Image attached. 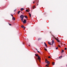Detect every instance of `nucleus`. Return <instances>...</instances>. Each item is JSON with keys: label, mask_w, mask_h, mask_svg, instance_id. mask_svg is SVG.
<instances>
[{"label": "nucleus", "mask_w": 67, "mask_h": 67, "mask_svg": "<svg viewBox=\"0 0 67 67\" xmlns=\"http://www.w3.org/2000/svg\"><path fill=\"white\" fill-rule=\"evenodd\" d=\"M64 49H65V50H66V49H67V48H65Z\"/></svg>", "instance_id": "obj_22"}, {"label": "nucleus", "mask_w": 67, "mask_h": 67, "mask_svg": "<svg viewBox=\"0 0 67 67\" xmlns=\"http://www.w3.org/2000/svg\"><path fill=\"white\" fill-rule=\"evenodd\" d=\"M26 20H25V19L24 20L23 22L24 23H25V22H26Z\"/></svg>", "instance_id": "obj_6"}, {"label": "nucleus", "mask_w": 67, "mask_h": 67, "mask_svg": "<svg viewBox=\"0 0 67 67\" xmlns=\"http://www.w3.org/2000/svg\"><path fill=\"white\" fill-rule=\"evenodd\" d=\"M20 19H21V20L22 21H23V19L24 18V16L23 15H20Z\"/></svg>", "instance_id": "obj_2"}, {"label": "nucleus", "mask_w": 67, "mask_h": 67, "mask_svg": "<svg viewBox=\"0 0 67 67\" xmlns=\"http://www.w3.org/2000/svg\"><path fill=\"white\" fill-rule=\"evenodd\" d=\"M29 16H30V17H31V14H30V13H29Z\"/></svg>", "instance_id": "obj_14"}, {"label": "nucleus", "mask_w": 67, "mask_h": 67, "mask_svg": "<svg viewBox=\"0 0 67 67\" xmlns=\"http://www.w3.org/2000/svg\"><path fill=\"white\" fill-rule=\"evenodd\" d=\"M20 10L21 11H23V8H21V9Z\"/></svg>", "instance_id": "obj_12"}, {"label": "nucleus", "mask_w": 67, "mask_h": 67, "mask_svg": "<svg viewBox=\"0 0 67 67\" xmlns=\"http://www.w3.org/2000/svg\"><path fill=\"white\" fill-rule=\"evenodd\" d=\"M64 52V50H62V53H63V52Z\"/></svg>", "instance_id": "obj_16"}, {"label": "nucleus", "mask_w": 67, "mask_h": 67, "mask_svg": "<svg viewBox=\"0 0 67 67\" xmlns=\"http://www.w3.org/2000/svg\"><path fill=\"white\" fill-rule=\"evenodd\" d=\"M26 12H29V10H28L27 9H26Z\"/></svg>", "instance_id": "obj_17"}, {"label": "nucleus", "mask_w": 67, "mask_h": 67, "mask_svg": "<svg viewBox=\"0 0 67 67\" xmlns=\"http://www.w3.org/2000/svg\"><path fill=\"white\" fill-rule=\"evenodd\" d=\"M54 43V41L53 40H52V45H53V44Z\"/></svg>", "instance_id": "obj_5"}, {"label": "nucleus", "mask_w": 67, "mask_h": 67, "mask_svg": "<svg viewBox=\"0 0 67 67\" xmlns=\"http://www.w3.org/2000/svg\"><path fill=\"white\" fill-rule=\"evenodd\" d=\"M52 38L53 39V40L54 39H55L56 40H57V41H58V42H60V41L58 40V37H57L56 38V37L54 36H53V37H52Z\"/></svg>", "instance_id": "obj_1"}, {"label": "nucleus", "mask_w": 67, "mask_h": 67, "mask_svg": "<svg viewBox=\"0 0 67 67\" xmlns=\"http://www.w3.org/2000/svg\"><path fill=\"white\" fill-rule=\"evenodd\" d=\"M52 64L53 65H55V63H54V62H52Z\"/></svg>", "instance_id": "obj_10"}, {"label": "nucleus", "mask_w": 67, "mask_h": 67, "mask_svg": "<svg viewBox=\"0 0 67 67\" xmlns=\"http://www.w3.org/2000/svg\"><path fill=\"white\" fill-rule=\"evenodd\" d=\"M13 17V15H11Z\"/></svg>", "instance_id": "obj_26"}, {"label": "nucleus", "mask_w": 67, "mask_h": 67, "mask_svg": "<svg viewBox=\"0 0 67 67\" xmlns=\"http://www.w3.org/2000/svg\"><path fill=\"white\" fill-rule=\"evenodd\" d=\"M25 27H24V29H25Z\"/></svg>", "instance_id": "obj_31"}, {"label": "nucleus", "mask_w": 67, "mask_h": 67, "mask_svg": "<svg viewBox=\"0 0 67 67\" xmlns=\"http://www.w3.org/2000/svg\"><path fill=\"white\" fill-rule=\"evenodd\" d=\"M38 53H40V52H39L38 51Z\"/></svg>", "instance_id": "obj_27"}, {"label": "nucleus", "mask_w": 67, "mask_h": 67, "mask_svg": "<svg viewBox=\"0 0 67 67\" xmlns=\"http://www.w3.org/2000/svg\"><path fill=\"white\" fill-rule=\"evenodd\" d=\"M35 55L36 56L38 57V59L39 60H40V57L38 56V55L35 54Z\"/></svg>", "instance_id": "obj_4"}, {"label": "nucleus", "mask_w": 67, "mask_h": 67, "mask_svg": "<svg viewBox=\"0 0 67 67\" xmlns=\"http://www.w3.org/2000/svg\"><path fill=\"white\" fill-rule=\"evenodd\" d=\"M15 11H16V9H15V10H14V12Z\"/></svg>", "instance_id": "obj_28"}, {"label": "nucleus", "mask_w": 67, "mask_h": 67, "mask_svg": "<svg viewBox=\"0 0 67 67\" xmlns=\"http://www.w3.org/2000/svg\"><path fill=\"white\" fill-rule=\"evenodd\" d=\"M48 43L49 45H51V42H48Z\"/></svg>", "instance_id": "obj_9"}, {"label": "nucleus", "mask_w": 67, "mask_h": 67, "mask_svg": "<svg viewBox=\"0 0 67 67\" xmlns=\"http://www.w3.org/2000/svg\"><path fill=\"white\" fill-rule=\"evenodd\" d=\"M40 40V38H39L38 40Z\"/></svg>", "instance_id": "obj_30"}, {"label": "nucleus", "mask_w": 67, "mask_h": 67, "mask_svg": "<svg viewBox=\"0 0 67 67\" xmlns=\"http://www.w3.org/2000/svg\"><path fill=\"white\" fill-rule=\"evenodd\" d=\"M12 20H15V18L13 17L12 18Z\"/></svg>", "instance_id": "obj_7"}, {"label": "nucleus", "mask_w": 67, "mask_h": 67, "mask_svg": "<svg viewBox=\"0 0 67 67\" xmlns=\"http://www.w3.org/2000/svg\"><path fill=\"white\" fill-rule=\"evenodd\" d=\"M29 46H30V44H29Z\"/></svg>", "instance_id": "obj_29"}, {"label": "nucleus", "mask_w": 67, "mask_h": 67, "mask_svg": "<svg viewBox=\"0 0 67 67\" xmlns=\"http://www.w3.org/2000/svg\"><path fill=\"white\" fill-rule=\"evenodd\" d=\"M9 25H10V26L11 25V24H9Z\"/></svg>", "instance_id": "obj_24"}, {"label": "nucleus", "mask_w": 67, "mask_h": 67, "mask_svg": "<svg viewBox=\"0 0 67 67\" xmlns=\"http://www.w3.org/2000/svg\"><path fill=\"white\" fill-rule=\"evenodd\" d=\"M52 40H53V39H52Z\"/></svg>", "instance_id": "obj_33"}, {"label": "nucleus", "mask_w": 67, "mask_h": 67, "mask_svg": "<svg viewBox=\"0 0 67 67\" xmlns=\"http://www.w3.org/2000/svg\"><path fill=\"white\" fill-rule=\"evenodd\" d=\"M25 18L26 19H27V16H25Z\"/></svg>", "instance_id": "obj_15"}, {"label": "nucleus", "mask_w": 67, "mask_h": 67, "mask_svg": "<svg viewBox=\"0 0 67 67\" xmlns=\"http://www.w3.org/2000/svg\"><path fill=\"white\" fill-rule=\"evenodd\" d=\"M34 3H35V2H33Z\"/></svg>", "instance_id": "obj_32"}, {"label": "nucleus", "mask_w": 67, "mask_h": 67, "mask_svg": "<svg viewBox=\"0 0 67 67\" xmlns=\"http://www.w3.org/2000/svg\"><path fill=\"white\" fill-rule=\"evenodd\" d=\"M48 58H51V57H50V56H49Z\"/></svg>", "instance_id": "obj_25"}, {"label": "nucleus", "mask_w": 67, "mask_h": 67, "mask_svg": "<svg viewBox=\"0 0 67 67\" xmlns=\"http://www.w3.org/2000/svg\"><path fill=\"white\" fill-rule=\"evenodd\" d=\"M21 27H22V28H23L24 27V26H21Z\"/></svg>", "instance_id": "obj_19"}, {"label": "nucleus", "mask_w": 67, "mask_h": 67, "mask_svg": "<svg viewBox=\"0 0 67 67\" xmlns=\"http://www.w3.org/2000/svg\"><path fill=\"white\" fill-rule=\"evenodd\" d=\"M21 12L20 11H19L18 12V14H19V13H20V12Z\"/></svg>", "instance_id": "obj_13"}, {"label": "nucleus", "mask_w": 67, "mask_h": 67, "mask_svg": "<svg viewBox=\"0 0 67 67\" xmlns=\"http://www.w3.org/2000/svg\"><path fill=\"white\" fill-rule=\"evenodd\" d=\"M35 6H34V7H33V9H34V8H35Z\"/></svg>", "instance_id": "obj_18"}, {"label": "nucleus", "mask_w": 67, "mask_h": 67, "mask_svg": "<svg viewBox=\"0 0 67 67\" xmlns=\"http://www.w3.org/2000/svg\"><path fill=\"white\" fill-rule=\"evenodd\" d=\"M63 57V56H61L60 57H59V58H62V57Z\"/></svg>", "instance_id": "obj_11"}, {"label": "nucleus", "mask_w": 67, "mask_h": 67, "mask_svg": "<svg viewBox=\"0 0 67 67\" xmlns=\"http://www.w3.org/2000/svg\"><path fill=\"white\" fill-rule=\"evenodd\" d=\"M45 63H47V64H48L46 65V66L47 67H48V64H49V62L47 60H46Z\"/></svg>", "instance_id": "obj_3"}, {"label": "nucleus", "mask_w": 67, "mask_h": 67, "mask_svg": "<svg viewBox=\"0 0 67 67\" xmlns=\"http://www.w3.org/2000/svg\"><path fill=\"white\" fill-rule=\"evenodd\" d=\"M44 50H45V51H47V49L46 48H45L44 49Z\"/></svg>", "instance_id": "obj_20"}, {"label": "nucleus", "mask_w": 67, "mask_h": 67, "mask_svg": "<svg viewBox=\"0 0 67 67\" xmlns=\"http://www.w3.org/2000/svg\"><path fill=\"white\" fill-rule=\"evenodd\" d=\"M58 47H60V46L59 45H58Z\"/></svg>", "instance_id": "obj_21"}, {"label": "nucleus", "mask_w": 67, "mask_h": 67, "mask_svg": "<svg viewBox=\"0 0 67 67\" xmlns=\"http://www.w3.org/2000/svg\"><path fill=\"white\" fill-rule=\"evenodd\" d=\"M56 49H58V47H57L55 48Z\"/></svg>", "instance_id": "obj_23"}, {"label": "nucleus", "mask_w": 67, "mask_h": 67, "mask_svg": "<svg viewBox=\"0 0 67 67\" xmlns=\"http://www.w3.org/2000/svg\"><path fill=\"white\" fill-rule=\"evenodd\" d=\"M44 44L45 46L46 47H47V44H46V43L44 42Z\"/></svg>", "instance_id": "obj_8"}]
</instances>
